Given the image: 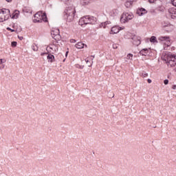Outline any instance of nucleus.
Wrapping results in <instances>:
<instances>
[{
  "label": "nucleus",
  "instance_id": "obj_1",
  "mask_svg": "<svg viewBox=\"0 0 176 176\" xmlns=\"http://www.w3.org/2000/svg\"><path fill=\"white\" fill-rule=\"evenodd\" d=\"M76 12L75 11V7H68L63 12L64 18L66 19L67 21L71 23V21H72V20H74L75 17Z\"/></svg>",
  "mask_w": 176,
  "mask_h": 176
},
{
  "label": "nucleus",
  "instance_id": "obj_2",
  "mask_svg": "<svg viewBox=\"0 0 176 176\" xmlns=\"http://www.w3.org/2000/svg\"><path fill=\"white\" fill-rule=\"evenodd\" d=\"M33 21L34 23H47V16H46V13H42V12H38L34 14Z\"/></svg>",
  "mask_w": 176,
  "mask_h": 176
},
{
  "label": "nucleus",
  "instance_id": "obj_3",
  "mask_svg": "<svg viewBox=\"0 0 176 176\" xmlns=\"http://www.w3.org/2000/svg\"><path fill=\"white\" fill-rule=\"evenodd\" d=\"M164 61L167 64L168 67H175L176 65V56L171 54H168L165 56Z\"/></svg>",
  "mask_w": 176,
  "mask_h": 176
},
{
  "label": "nucleus",
  "instance_id": "obj_4",
  "mask_svg": "<svg viewBox=\"0 0 176 176\" xmlns=\"http://www.w3.org/2000/svg\"><path fill=\"white\" fill-rule=\"evenodd\" d=\"M10 10L9 9L3 8L0 10V23L9 20V17H11Z\"/></svg>",
  "mask_w": 176,
  "mask_h": 176
},
{
  "label": "nucleus",
  "instance_id": "obj_5",
  "mask_svg": "<svg viewBox=\"0 0 176 176\" xmlns=\"http://www.w3.org/2000/svg\"><path fill=\"white\" fill-rule=\"evenodd\" d=\"M93 23H94L93 17L85 16L80 19L78 24L81 25V27H83L84 25H87V24H93Z\"/></svg>",
  "mask_w": 176,
  "mask_h": 176
},
{
  "label": "nucleus",
  "instance_id": "obj_6",
  "mask_svg": "<svg viewBox=\"0 0 176 176\" xmlns=\"http://www.w3.org/2000/svg\"><path fill=\"white\" fill-rule=\"evenodd\" d=\"M134 18V15L131 13L124 12L120 19L121 23H128L130 20H132Z\"/></svg>",
  "mask_w": 176,
  "mask_h": 176
},
{
  "label": "nucleus",
  "instance_id": "obj_7",
  "mask_svg": "<svg viewBox=\"0 0 176 176\" xmlns=\"http://www.w3.org/2000/svg\"><path fill=\"white\" fill-rule=\"evenodd\" d=\"M51 35L52 36V38L55 39V41L60 39V30L58 29H54V30H52Z\"/></svg>",
  "mask_w": 176,
  "mask_h": 176
},
{
  "label": "nucleus",
  "instance_id": "obj_8",
  "mask_svg": "<svg viewBox=\"0 0 176 176\" xmlns=\"http://www.w3.org/2000/svg\"><path fill=\"white\" fill-rule=\"evenodd\" d=\"M132 41H133L132 43L135 46H140V45H141V37L140 36H134L132 38Z\"/></svg>",
  "mask_w": 176,
  "mask_h": 176
},
{
  "label": "nucleus",
  "instance_id": "obj_9",
  "mask_svg": "<svg viewBox=\"0 0 176 176\" xmlns=\"http://www.w3.org/2000/svg\"><path fill=\"white\" fill-rule=\"evenodd\" d=\"M158 39L161 42H164L167 46H170V36H160Z\"/></svg>",
  "mask_w": 176,
  "mask_h": 176
},
{
  "label": "nucleus",
  "instance_id": "obj_10",
  "mask_svg": "<svg viewBox=\"0 0 176 176\" xmlns=\"http://www.w3.org/2000/svg\"><path fill=\"white\" fill-rule=\"evenodd\" d=\"M168 16L169 17H171V19H175L176 17V8H171L168 10Z\"/></svg>",
  "mask_w": 176,
  "mask_h": 176
},
{
  "label": "nucleus",
  "instance_id": "obj_11",
  "mask_svg": "<svg viewBox=\"0 0 176 176\" xmlns=\"http://www.w3.org/2000/svg\"><path fill=\"white\" fill-rule=\"evenodd\" d=\"M120 30H122V28L119 26H114L111 28L110 34H118Z\"/></svg>",
  "mask_w": 176,
  "mask_h": 176
},
{
  "label": "nucleus",
  "instance_id": "obj_12",
  "mask_svg": "<svg viewBox=\"0 0 176 176\" xmlns=\"http://www.w3.org/2000/svg\"><path fill=\"white\" fill-rule=\"evenodd\" d=\"M146 12V10H145V8H139V10H137V13L140 16H142V14H145Z\"/></svg>",
  "mask_w": 176,
  "mask_h": 176
},
{
  "label": "nucleus",
  "instance_id": "obj_13",
  "mask_svg": "<svg viewBox=\"0 0 176 176\" xmlns=\"http://www.w3.org/2000/svg\"><path fill=\"white\" fill-rule=\"evenodd\" d=\"M149 52V50L145 48V49H143L142 50L139 54H140V56H146V54H148V52Z\"/></svg>",
  "mask_w": 176,
  "mask_h": 176
},
{
  "label": "nucleus",
  "instance_id": "obj_14",
  "mask_svg": "<svg viewBox=\"0 0 176 176\" xmlns=\"http://www.w3.org/2000/svg\"><path fill=\"white\" fill-rule=\"evenodd\" d=\"M75 47H76V49H83V47H85V44L82 42H79L75 45Z\"/></svg>",
  "mask_w": 176,
  "mask_h": 176
},
{
  "label": "nucleus",
  "instance_id": "obj_15",
  "mask_svg": "<svg viewBox=\"0 0 176 176\" xmlns=\"http://www.w3.org/2000/svg\"><path fill=\"white\" fill-rule=\"evenodd\" d=\"M47 58L49 63H53L54 61V55L53 54H48Z\"/></svg>",
  "mask_w": 176,
  "mask_h": 176
},
{
  "label": "nucleus",
  "instance_id": "obj_16",
  "mask_svg": "<svg viewBox=\"0 0 176 176\" xmlns=\"http://www.w3.org/2000/svg\"><path fill=\"white\" fill-rule=\"evenodd\" d=\"M20 14V11L15 10L14 13L12 14V19H17L19 17V15Z\"/></svg>",
  "mask_w": 176,
  "mask_h": 176
},
{
  "label": "nucleus",
  "instance_id": "obj_17",
  "mask_svg": "<svg viewBox=\"0 0 176 176\" xmlns=\"http://www.w3.org/2000/svg\"><path fill=\"white\" fill-rule=\"evenodd\" d=\"M126 8H131L133 6V3L130 0H126L125 2Z\"/></svg>",
  "mask_w": 176,
  "mask_h": 176
},
{
  "label": "nucleus",
  "instance_id": "obj_18",
  "mask_svg": "<svg viewBox=\"0 0 176 176\" xmlns=\"http://www.w3.org/2000/svg\"><path fill=\"white\" fill-rule=\"evenodd\" d=\"M150 42H151L152 43H157V40H156V36H151L150 38Z\"/></svg>",
  "mask_w": 176,
  "mask_h": 176
},
{
  "label": "nucleus",
  "instance_id": "obj_19",
  "mask_svg": "<svg viewBox=\"0 0 176 176\" xmlns=\"http://www.w3.org/2000/svg\"><path fill=\"white\" fill-rule=\"evenodd\" d=\"M90 0H81L82 5H89Z\"/></svg>",
  "mask_w": 176,
  "mask_h": 176
},
{
  "label": "nucleus",
  "instance_id": "obj_20",
  "mask_svg": "<svg viewBox=\"0 0 176 176\" xmlns=\"http://www.w3.org/2000/svg\"><path fill=\"white\" fill-rule=\"evenodd\" d=\"M32 49L34 50V52H38V45L33 44L32 45Z\"/></svg>",
  "mask_w": 176,
  "mask_h": 176
},
{
  "label": "nucleus",
  "instance_id": "obj_21",
  "mask_svg": "<svg viewBox=\"0 0 176 176\" xmlns=\"http://www.w3.org/2000/svg\"><path fill=\"white\" fill-rule=\"evenodd\" d=\"M108 24H109V22H104L101 23V27H103V28H106L107 25H108Z\"/></svg>",
  "mask_w": 176,
  "mask_h": 176
},
{
  "label": "nucleus",
  "instance_id": "obj_22",
  "mask_svg": "<svg viewBox=\"0 0 176 176\" xmlns=\"http://www.w3.org/2000/svg\"><path fill=\"white\" fill-rule=\"evenodd\" d=\"M11 46H12V47H16L17 46V42L16 41H12L11 43Z\"/></svg>",
  "mask_w": 176,
  "mask_h": 176
},
{
  "label": "nucleus",
  "instance_id": "obj_23",
  "mask_svg": "<svg viewBox=\"0 0 176 176\" xmlns=\"http://www.w3.org/2000/svg\"><path fill=\"white\" fill-rule=\"evenodd\" d=\"M127 59H128V60H133V54H129L127 55Z\"/></svg>",
  "mask_w": 176,
  "mask_h": 176
},
{
  "label": "nucleus",
  "instance_id": "obj_24",
  "mask_svg": "<svg viewBox=\"0 0 176 176\" xmlns=\"http://www.w3.org/2000/svg\"><path fill=\"white\" fill-rule=\"evenodd\" d=\"M172 5L176 7V0H171Z\"/></svg>",
  "mask_w": 176,
  "mask_h": 176
},
{
  "label": "nucleus",
  "instance_id": "obj_25",
  "mask_svg": "<svg viewBox=\"0 0 176 176\" xmlns=\"http://www.w3.org/2000/svg\"><path fill=\"white\" fill-rule=\"evenodd\" d=\"M8 31H11V32H14V30L11 29L10 28H7Z\"/></svg>",
  "mask_w": 176,
  "mask_h": 176
},
{
  "label": "nucleus",
  "instance_id": "obj_26",
  "mask_svg": "<svg viewBox=\"0 0 176 176\" xmlns=\"http://www.w3.org/2000/svg\"><path fill=\"white\" fill-rule=\"evenodd\" d=\"M3 63H6V60L3 59H0V64H3Z\"/></svg>",
  "mask_w": 176,
  "mask_h": 176
},
{
  "label": "nucleus",
  "instance_id": "obj_27",
  "mask_svg": "<svg viewBox=\"0 0 176 176\" xmlns=\"http://www.w3.org/2000/svg\"><path fill=\"white\" fill-rule=\"evenodd\" d=\"M70 43H76V40H75V39H70Z\"/></svg>",
  "mask_w": 176,
  "mask_h": 176
},
{
  "label": "nucleus",
  "instance_id": "obj_28",
  "mask_svg": "<svg viewBox=\"0 0 176 176\" xmlns=\"http://www.w3.org/2000/svg\"><path fill=\"white\" fill-rule=\"evenodd\" d=\"M164 85H168V80L166 79L164 81Z\"/></svg>",
  "mask_w": 176,
  "mask_h": 176
},
{
  "label": "nucleus",
  "instance_id": "obj_29",
  "mask_svg": "<svg viewBox=\"0 0 176 176\" xmlns=\"http://www.w3.org/2000/svg\"><path fill=\"white\" fill-rule=\"evenodd\" d=\"M142 76H144V78H146V76H148V74H146V73H143V74H142Z\"/></svg>",
  "mask_w": 176,
  "mask_h": 176
},
{
  "label": "nucleus",
  "instance_id": "obj_30",
  "mask_svg": "<svg viewBox=\"0 0 176 176\" xmlns=\"http://www.w3.org/2000/svg\"><path fill=\"white\" fill-rule=\"evenodd\" d=\"M18 38H19V39L20 40V41H23V39H24V38L23 37V36H18Z\"/></svg>",
  "mask_w": 176,
  "mask_h": 176
},
{
  "label": "nucleus",
  "instance_id": "obj_31",
  "mask_svg": "<svg viewBox=\"0 0 176 176\" xmlns=\"http://www.w3.org/2000/svg\"><path fill=\"white\" fill-rule=\"evenodd\" d=\"M3 68H5V65L0 66V69H3Z\"/></svg>",
  "mask_w": 176,
  "mask_h": 176
},
{
  "label": "nucleus",
  "instance_id": "obj_32",
  "mask_svg": "<svg viewBox=\"0 0 176 176\" xmlns=\"http://www.w3.org/2000/svg\"><path fill=\"white\" fill-rule=\"evenodd\" d=\"M131 3H134V2H137L138 0H130Z\"/></svg>",
  "mask_w": 176,
  "mask_h": 176
},
{
  "label": "nucleus",
  "instance_id": "obj_33",
  "mask_svg": "<svg viewBox=\"0 0 176 176\" xmlns=\"http://www.w3.org/2000/svg\"><path fill=\"white\" fill-rule=\"evenodd\" d=\"M147 82H148V83H152V80L148 79V80H147Z\"/></svg>",
  "mask_w": 176,
  "mask_h": 176
},
{
  "label": "nucleus",
  "instance_id": "obj_34",
  "mask_svg": "<svg viewBox=\"0 0 176 176\" xmlns=\"http://www.w3.org/2000/svg\"><path fill=\"white\" fill-rule=\"evenodd\" d=\"M85 62L87 63V64H89V59H88V58H86V59H85Z\"/></svg>",
  "mask_w": 176,
  "mask_h": 176
},
{
  "label": "nucleus",
  "instance_id": "obj_35",
  "mask_svg": "<svg viewBox=\"0 0 176 176\" xmlns=\"http://www.w3.org/2000/svg\"><path fill=\"white\" fill-rule=\"evenodd\" d=\"M172 89H173V90H175V89H176V85H173V87H172Z\"/></svg>",
  "mask_w": 176,
  "mask_h": 176
},
{
  "label": "nucleus",
  "instance_id": "obj_36",
  "mask_svg": "<svg viewBox=\"0 0 176 176\" xmlns=\"http://www.w3.org/2000/svg\"><path fill=\"white\" fill-rule=\"evenodd\" d=\"M113 49H118V47L116 45H113Z\"/></svg>",
  "mask_w": 176,
  "mask_h": 176
},
{
  "label": "nucleus",
  "instance_id": "obj_37",
  "mask_svg": "<svg viewBox=\"0 0 176 176\" xmlns=\"http://www.w3.org/2000/svg\"><path fill=\"white\" fill-rule=\"evenodd\" d=\"M148 2H150V3H152V2H153V1H152V0H148Z\"/></svg>",
  "mask_w": 176,
  "mask_h": 176
},
{
  "label": "nucleus",
  "instance_id": "obj_38",
  "mask_svg": "<svg viewBox=\"0 0 176 176\" xmlns=\"http://www.w3.org/2000/svg\"><path fill=\"white\" fill-rule=\"evenodd\" d=\"M7 2H11L12 0H6Z\"/></svg>",
  "mask_w": 176,
  "mask_h": 176
},
{
  "label": "nucleus",
  "instance_id": "obj_39",
  "mask_svg": "<svg viewBox=\"0 0 176 176\" xmlns=\"http://www.w3.org/2000/svg\"><path fill=\"white\" fill-rule=\"evenodd\" d=\"M88 67H91V64H90V65L88 64Z\"/></svg>",
  "mask_w": 176,
  "mask_h": 176
},
{
  "label": "nucleus",
  "instance_id": "obj_40",
  "mask_svg": "<svg viewBox=\"0 0 176 176\" xmlns=\"http://www.w3.org/2000/svg\"><path fill=\"white\" fill-rule=\"evenodd\" d=\"M67 54H68V52H66V56H67Z\"/></svg>",
  "mask_w": 176,
  "mask_h": 176
},
{
  "label": "nucleus",
  "instance_id": "obj_41",
  "mask_svg": "<svg viewBox=\"0 0 176 176\" xmlns=\"http://www.w3.org/2000/svg\"><path fill=\"white\" fill-rule=\"evenodd\" d=\"M91 57H93V58H94V56H91Z\"/></svg>",
  "mask_w": 176,
  "mask_h": 176
},
{
  "label": "nucleus",
  "instance_id": "obj_42",
  "mask_svg": "<svg viewBox=\"0 0 176 176\" xmlns=\"http://www.w3.org/2000/svg\"><path fill=\"white\" fill-rule=\"evenodd\" d=\"M65 61V59L63 60V62Z\"/></svg>",
  "mask_w": 176,
  "mask_h": 176
}]
</instances>
